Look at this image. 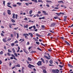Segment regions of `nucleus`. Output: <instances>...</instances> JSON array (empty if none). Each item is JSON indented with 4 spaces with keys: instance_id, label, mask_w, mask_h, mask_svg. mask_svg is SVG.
<instances>
[{
    "instance_id": "f257e3e1",
    "label": "nucleus",
    "mask_w": 73,
    "mask_h": 73,
    "mask_svg": "<svg viewBox=\"0 0 73 73\" xmlns=\"http://www.w3.org/2000/svg\"><path fill=\"white\" fill-rule=\"evenodd\" d=\"M41 62H42V61H38V62L37 63L38 65V66H40V65H41Z\"/></svg>"
},
{
    "instance_id": "3c124183",
    "label": "nucleus",
    "mask_w": 73,
    "mask_h": 73,
    "mask_svg": "<svg viewBox=\"0 0 73 73\" xmlns=\"http://www.w3.org/2000/svg\"><path fill=\"white\" fill-rule=\"evenodd\" d=\"M29 44H30L29 42H28L27 43V45H29Z\"/></svg>"
},
{
    "instance_id": "7ed1b4c3",
    "label": "nucleus",
    "mask_w": 73,
    "mask_h": 73,
    "mask_svg": "<svg viewBox=\"0 0 73 73\" xmlns=\"http://www.w3.org/2000/svg\"><path fill=\"white\" fill-rule=\"evenodd\" d=\"M28 66L30 68H31V67H35V66H34L31 65V64H29Z\"/></svg>"
},
{
    "instance_id": "4be33fe9",
    "label": "nucleus",
    "mask_w": 73,
    "mask_h": 73,
    "mask_svg": "<svg viewBox=\"0 0 73 73\" xmlns=\"http://www.w3.org/2000/svg\"><path fill=\"white\" fill-rule=\"evenodd\" d=\"M7 54L8 55V56H11V54L9 53H7Z\"/></svg>"
},
{
    "instance_id": "8fccbe9b",
    "label": "nucleus",
    "mask_w": 73,
    "mask_h": 73,
    "mask_svg": "<svg viewBox=\"0 0 73 73\" xmlns=\"http://www.w3.org/2000/svg\"><path fill=\"white\" fill-rule=\"evenodd\" d=\"M4 49L5 50H6L7 49V48H6V46H4Z\"/></svg>"
},
{
    "instance_id": "9b49d317",
    "label": "nucleus",
    "mask_w": 73,
    "mask_h": 73,
    "mask_svg": "<svg viewBox=\"0 0 73 73\" xmlns=\"http://www.w3.org/2000/svg\"><path fill=\"white\" fill-rule=\"evenodd\" d=\"M28 59L29 61H31L32 60V59L29 57H28Z\"/></svg>"
},
{
    "instance_id": "a18cd8bd",
    "label": "nucleus",
    "mask_w": 73,
    "mask_h": 73,
    "mask_svg": "<svg viewBox=\"0 0 73 73\" xmlns=\"http://www.w3.org/2000/svg\"><path fill=\"white\" fill-rule=\"evenodd\" d=\"M18 67H20V65L19 64H18Z\"/></svg>"
},
{
    "instance_id": "aec40b11",
    "label": "nucleus",
    "mask_w": 73,
    "mask_h": 73,
    "mask_svg": "<svg viewBox=\"0 0 73 73\" xmlns=\"http://www.w3.org/2000/svg\"><path fill=\"white\" fill-rule=\"evenodd\" d=\"M14 54L15 55V56L16 57H17V56H18L17 54L16 53V52L14 53Z\"/></svg>"
},
{
    "instance_id": "c85d7f7f",
    "label": "nucleus",
    "mask_w": 73,
    "mask_h": 73,
    "mask_svg": "<svg viewBox=\"0 0 73 73\" xmlns=\"http://www.w3.org/2000/svg\"><path fill=\"white\" fill-rule=\"evenodd\" d=\"M36 44H38V45H39V44H40V43L38 42H36Z\"/></svg>"
},
{
    "instance_id": "a19ab883",
    "label": "nucleus",
    "mask_w": 73,
    "mask_h": 73,
    "mask_svg": "<svg viewBox=\"0 0 73 73\" xmlns=\"http://www.w3.org/2000/svg\"><path fill=\"white\" fill-rule=\"evenodd\" d=\"M15 43H18V41L17 40H16L15 42Z\"/></svg>"
},
{
    "instance_id": "6e6552de",
    "label": "nucleus",
    "mask_w": 73,
    "mask_h": 73,
    "mask_svg": "<svg viewBox=\"0 0 73 73\" xmlns=\"http://www.w3.org/2000/svg\"><path fill=\"white\" fill-rule=\"evenodd\" d=\"M44 57H45V58H47V59H48V60H50V58L44 55Z\"/></svg>"
},
{
    "instance_id": "a211bd4d",
    "label": "nucleus",
    "mask_w": 73,
    "mask_h": 73,
    "mask_svg": "<svg viewBox=\"0 0 73 73\" xmlns=\"http://www.w3.org/2000/svg\"><path fill=\"white\" fill-rule=\"evenodd\" d=\"M11 21L12 23H15V21L13 19H12Z\"/></svg>"
},
{
    "instance_id": "c756f323",
    "label": "nucleus",
    "mask_w": 73,
    "mask_h": 73,
    "mask_svg": "<svg viewBox=\"0 0 73 73\" xmlns=\"http://www.w3.org/2000/svg\"><path fill=\"white\" fill-rule=\"evenodd\" d=\"M11 46H14L15 45V43H12L11 44Z\"/></svg>"
},
{
    "instance_id": "052dcab7",
    "label": "nucleus",
    "mask_w": 73,
    "mask_h": 73,
    "mask_svg": "<svg viewBox=\"0 0 73 73\" xmlns=\"http://www.w3.org/2000/svg\"><path fill=\"white\" fill-rule=\"evenodd\" d=\"M64 17L65 19H66L67 18V16H65Z\"/></svg>"
},
{
    "instance_id": "9d476101",
    "label": "nucleus",
    "mask_w": 73,
    "mask_h": 73,
    "mask_svg": "<svg viewBox=\"0 0 73 73\" xmlns=\"http://www.w3.org/2000/svg\"><path fill=\"white\" fill-rule=\"evenodd\" d=\"M41 60H42V61L43 63H45V62H44V59L43 58H41Z\"/></svg>"
},
{
    "instance_id": "13d9d810",
    "label": "nucleus",
    "mask_w": 73,
    "mask_h": 73,
    "mask_svg": "<svg viewBox=\"0 0 73 73\" xmlns=\"http://www.w3.org/2000/svg\"><path fill=\"white\" fill-rule=\"evenodd\" d=\"M50 32H52V33H54V31H49Z\"/></svg>"
},
{
    "instance_id": "f8f14e48",
    "label": "nucleus",
    "mask_w": 73,
    "mask_h": 73,
    "mask_svg": "<svg viewBox=\"0 0 73 73\" xmlns=\"http://www.w3.org/2000/svg\"><path fill=\"white\" fill-rule=\"evenodd\" d=\"M50 64H53V62L52 61V60H50Z\"/></svg>"
},
{
    "instance_id": "412c9836",
    "label": "nucleus",
    "mask_w": 73,
    "mask_h": 73,
    "mask_svg": "<svg viewBox=\"0 0 73 73\" xmlns=\"http://www.w3.org/2000/svg\"><path fill=\"white\" fill-rule=\"evenodd\" d=\"M8 51L9 53H11L12 52V51L10 50V49H8Z\"/></svg>"
},
{
    "instance_id": "c03bdc74",
    "label": "nucleus",
    "mask_w": 73,
    "mask_h": 73,
    "mask_svg": "<svg viewBox=\"0 0 73 73\" xmlns=\"http://www.w3.org/2000/svg\"><path fill=\"white\" fill-rule=\"evenodd\" d=\"M7 7H9V8H12V7H11V6H10L9 5H7Z\"/></svg>"
},
{
    "instance_id": "0eeeda50",
    "label": "nucleus",
    "mask_w": 73,
    "mask_h": 73,
    "mask_svg": "<svg viewBox=\"0 0 73 73\" xmlns=\"http://www.w3.org/2000/svg\"><path fill=\"white\" fill-rule=\"evenodd\" d=\"M29 35H30L31 37H33V34L31 33H29Z\"/></svg>"
},
{
    "instance_id": "e2e57ef3",
    "label": "nucleus",
    "mask_w": 73,
    "mask_h": 73,
    "mask_svg": "<svg viewBox=\"0 0 73 73\" xmlns=\"http://www.w3.org/2000/svg\"><path fill=\"white\" fill-rule=\"evenodd\" d=\"M10 59H11V60H13V57H10Z\"/></svg>"
},
{
    "instance_id": "393cba45",
    "label": "nucleus",
    "mask_w": 73,
    "mask_h": 73,
    "mask_svg": "<svg viewBox=\"0 0 73 73\" xmlns=\"http://www.w3.org/2000/svg\"><path fill=\"white\" fill-rule=\"evenodd\" d=\"M17 38H18L19 37V33H17Z\"/></svg>"
},
{
    "instance_id": "39448f33",
    "label": "nucleus",
    "mask_w": 73,
    "mask_h": 73,
    "mask_svg": "<svg viewBox=\"0 0 73 73\" xmlns=\"http://www.w3.org/2000/svg\"><path fill=\"white\" fill-rule=\"evenodd\" d=\"M56 25V23H52L51 25V27H54Z\"/></svg>"
},
{
    "instance_id": "09e8293b",
    "label": "nucleus",
    "mask_w": 73,
    "mask_h": 73,
    "mask_svg": "<svg viewBox=\"0 0 73 73\" xmlns=\"http://www.w3.org/2000/svg\"><path fill=\"white\" fill-rule=\"evenodd\" d=\"M60 14H61L62 15H64V13H60Z\"/></svg>"
},
{
    "instance_id": "4468645a",
    "label": "nucleus",
    "mask_w": 73,
    "mask_h": 73,
    "mask_svg": "<svg viewBox=\"0 0 73 73\" xmlns=\"http://www.w3.org/2000/svg\"><path fill=\"white\" fill-rule=\"evenodd\" d=\"M32 12H33V11H32V10H31L30 11H29L30 15H31V14H32Z\"/></svg>"
},
{
    "instance_id": "1a4fd4ad",
    "label": "nucleus",
    "mask_w": 73,
    "mask_h": 73,
    "mask_svg": "<svg viewBox=\"0 0 73 73\" xmlns=\"http://www.w3.org/2000/svg\"><path fill=\"white\" fill-rule=\"evenodd\" d=\"M13 19H15V14L13 13Z\"/></svg>"
},
{
    "instance_id": "4d7b16f0",
    "label": "nucleus",
    "mask_w": 73,
    "mask_h": 73,
    "mask_svg": "<svg viewBox=\"0 0 73 73\" xmlns=\"http://www.w3.org/2000/svg\"><path fill=\"white\" fill-rule=\"evenodd\" d=\"M11 37H13V34H11Z\"/></svg>"
},
{
    "instance_id": "4c0bfd02",
    "label": "nucleus",
    "mask_w": 73,
    "mask_h": 73,
    "mask_svg": "<svg viewBox=\"0 0 73 73\" xmlns=\"http://www.w3.org/2000/svg\"><path fill=\"white\" fill-rule=\"evenodd\" d=\"M11 56H12V57H15V56L14 55H13V54H12V55H11Z\"/></svg>"
},
{
    "instance_id": "680f3d73",
    "label": "nucleus",
    "mask_w": 73,
    "mask_h": 73,
    "mask_svg": "<svg viewBox=\"0 0 73 73\" xmlns=\"http://www.w3.org/2000/svg\"><path fill=\"white\" fill-rule=\"evenodd\" d=\"M42 19H45V17H42Z\"/></svg>"
},
{
    "instance_id": "bf43d9fd",
    "label": "nucleus",
    "mask_w": 73,
    "mask_h": 73,
    "mask_svg": "<svg viewBox=\"0 0 73 73\" xmlns=\"http://www.w3.org/2000/svg\"><path fill=\"white\" fill-rule=\"evenodd\" d=\"M23 36H27V34H24L23 35Z\"/></svg>"
},
{
    "instance_id": "a878e982",
    "label": "nucleus",
    "mask_w": 73,
    "mask_h": 73,
    "mask_svg": "<svg viewBox=\"0 0 73 73\" xmlns=\"http://www.w3.org/2000/svg\"><path fill=\"white\" fill-rule=\"evenodd\" d=\"M18 16V15L17 14L15 15V18L16 19H17V17Z\"/></svg>"
},
{
    "instance_id": "58836bf2",
    "label": "nucleus",
    "mask_w": 73,
    "mask_h": 73,
    "mask_svg": "<svg viewBox=\"0 0 73 73\" xmlns=\"http://www.w3.org/2000/svg\"><path fill=\"white\" fill-rule=\"evenodd\" d=\"M11 40V38H10L7 40V41H10V40Z\"/></svg>"
},
{
    "instance_id": "f704fd0d",
    "label": "nucleus",
    "mask_w": 73,
    "mask_h": 73,
    "mask_svg": "<svg viewBox=\"0 0 73 73\" xmlns=\"http://www.w3.org/2000/svg\"><path fill=\"white\" fill-rule=\"evenodd\" d=\"M3 16H5V12L3 13Z\"/></svg>"
},
{
    "instance_id": "37998d69",
    "label": "nucleus",
    "mask_w": 73,
    "mask_h": 73,
    "mask_svg": "<svg viewBox=\"0 0 73 73\" xmlns=\"http://www.w3.org/2000/svg\"><path fill=\"white\" fill-rule=\"evenodd\" d=\"M44 15H48V13H44Z\"/></svg>"
},
{
    "instance_id": "e433bc0d",
    "label": "nucleus",
    "mask_w": 73,
    "mask_h": 73,
    "mask_svg": "<svg viewBox=\"0 0 73 73\" xmlns=\"http://www.w3.org/2000/svg\"><path fill=\"white\" fill-rule=\"evenodd\" d=\"M33 28V26H31V27H29V29H31V28Z\"/></svg>"
},
{
    "instance_id": "ea45409f",
    "label": "nucleus",
    "mask_w": 73,
    "mask_h": 73,
    "mask_svg": "<svg viewBox=\"0 0 73 73\" xmlns=\"http://www.w3.org/2000/svg\"><path fill=\"white\" fill-rule=\"evenodd\" d=\"M33 28H34V29H36V27H35V26L34 25L33 26Z\"/></svg>"
},
{
    "instance_id": "5fc2aeb1",
    "label": "nucleus",
    "mask_w": 73,
    "mask_h": 73,
    "mask_svg": "<svg viewBox=\"0 0 73 73\" xmlns=\"http://www.w3.org/2000/svg\"><path fill=\"white\" fill-rule=\"evenodd\" d=\"M34 2L35 3H37V0H35Z\"/></svg>"
},
{
    "instance_id": "864d4df0",
    "label": "nucleus",
    "mask_w": 73,
    "mask_h": 73,
    "mask_svg": "<svg viewBox=\"0 0 73 73\" xmlns=\"http://www.w3.org/2000/svg\"><path fill=\"white\" fill-rule=\"evenodd\" d=\"M46 6H47V7H49V4L46 5Z\"/></svg>"
},
{
    "instance_id": "f03ea898",
    "label": "nucleus",
    "mask_w": 73,
    "mask_h": 73,
    "mask_svg": "<svg viewBox=\"0 0 73 73\" xmlns=\"http://www.w3.org/2000/svg\"><path fill=\"white\" fill-rule=\"evenodd\" d=\"M7 12V13L8 15H11V11H10V10H8Z\"/></svg>"
},
{
    "instance_id": "20e7f679",
    "label": "nucleus",
    "mask_w": 73,
    "mask_h": 73,
    "mask_svg": "<svg viewBox=\"0 0 73 73\" xmlns=\"http://www.w3.org/2000/svg\"><path fill=\"white\" fill-rule=\"evenodd\" d=\"M54 19H59V20H61L60 18H58V17H54Z\"/></svg>"
},
{
    "instance_id": "0e129e2a",
    "label": "nucleus",
    "mask_w": 73,
    "mask_h": 73,
    "mask_svg": "<svg viewBox=\"0 0 73 73\" xmlns=\"http://www.w3.org/2000/svg\"><path fill=\"white\" fill-rule=\"evenodd\" d=\"M7 5H11V3H7Z\"/></svg>"
},
{
    "instance_id": "423d86ee",
    "label": "nucleus",
    "mask_w": 73,
    "mask_h": 73,
    "mask_svg": "<svg viewBox=\"0 0 73 73\" xmlns=\"http://www.w3.org/2000/svg\"><path fill=\"white\" fill-rule=\"evenodd\" d=\"M65 43H66V44L67 45H68L70 46V44L68 42H67L65 40Z\"/></svg>"
},
{
    "instance_id": "49530a36",
    "label": "nucleus",
    "mask_w": 73,
    "mask_h": 73,
    "mask_svg": "<svg viewBox=\"0 0 73 73\" xmlns=\"http://www.w3.org/2000/svg\"><path fill=\"white\" fill-rule=\"evenodd\" d=\"M2 63V61L0 60V64H1Z\"/></svg>"
},
{
    "instance_id": "6ab92c4d",
    "label": "nucleus",
    "mask_w": 73,
    "mask_h": 73,
    "mask_svg": "<svg viewBox=\"0 0 73 73\" xmlns=\"http://www.w3.org/2000/svg\"><path fill=\"white\" fill-rule=\"evenodd\" d=\"M12 50H13V52L14 53H15V52H16V51H15V49H14V48H13Z\"/></svg>"
},
{
    "instance_id": "603ef678",
    "label": "nucleus",
    "mask_w": 73,
    "mask_h": 73,
    "mask_svg": "<svg viewBox=\"0 0 73 73\" xmlns=\"http://www.w3.org/2000/svg\"><path fill=\"white\" fill-rule=\"evenodd\" d=\"M41 44L43 46H45V45L42 44V43H41Z\"/></svg>"
},
{
    "instance_id": "bb28decb",
    "label": "nucleus",
    "mask_w": 73,
    "mask_h": 73,
    "mask_svg": "<svg viewBox=\"0 0 73 73\" xmlns=\"http://www.w3.org/2000/svg\"><path fill=\"white\" fill-rule=\"evenodd\" d=\"M48 50L49 52H52V50L51 49H48Z\"/></svg>"
},
{
    "instance_id": "f3484780",
    "label": "nucleus",
    "mask_w": 73,
    "mask_h": 73,
    "mask_svg": "<svg viewBox=\"0 0 73 73\" xmlns=\"http://www.w3.org/2000/svg\"><path fill=\"white\" fill-rule=\"evenodd\" d=\"M58 66H59V67H60V68H62V67H64V65L61 66V65H59Z\"/></svg>"
},
{
    "instance_id": "69168bd1",
    "label": "nucleus",
    "mask_w": 73,
    "mask_h": 73,
    "mask_svg": "<svg viewBox=\"0 0 73 73\" xmlns=\"http://www.w3.org/2000/svg\"><path fill=\"white\" fill-rule=\"evenodd\" d=\"M41 12L40 11H39L38 12V14H39V13H41Z\"/></svg>"
},
{
    "instance_id": "79ce46f5",
    "label": "nucleus",
    "mask_w": 73,
    "mask_h": 73,
    "mask_svg": "<svg viewBox=\"0 0 73 73\" xmlns=\"http://www.w3.org/2000/svg\"><path fill=\"white\" fill-rule=\"evenodd\" d=\"M1 35L2 36H4V34L3 33H1Z\"/></svg>"
},
{
    "instance_id": "b1692460",
    "label": "nucleus",
    "mask_w": 73,
    "mask_h": 73,
    "mask_svg": "<svg viewBox=\"0 0 73 73\" xmlns=\"http://www.w3.org/2000/svg\"><path fill=\"white\" fill-rule=\"evenodd\" d=\"M36 52L35 51H32L31 52V53H35Z\"/></svg>"
},
{
    "instance_id": "ddd939ff",
    "label": "nucleus",
    "mask_w": 73,
    "mask_h": 73,
    "mask_svg": "<svg viewBox=\"0 0 73 73\" xmlns=\"http://www.w3.org/2000/svg\"><path fill=\"white\" fill-rule=\"evenodd\" d=\"M68 65L70 67V68H72V65L70 64H68Z\"/></svg>"
},
{
    "instance_id": "72a5a7b5",
    "label": "nucleus",
    "mask_w": 73,
    "mask_h": 73,
    "mask_svg": "<svg viewBox=\"0 0 73 73\" xmlns=\"http://www.w3.org/2000/svg\"><path fill=\"white\" fill-rule=\"evenodd\" d=\"M42 28H45V26L44 25H42L41 26Z\"/></svg>"
},
{
    "instance_id": "cd10ccee",
    "label": "nucleus",
    "mask_w": 73,
    "mask_h": 73,
    "mask_svg": "<svg viewBox=\"0 0 73 73\" xmlns=\"http://www.w3.org/2000/svg\"><path fill=\"white\" fill-rule=\"evenodd\" d=\"M37 49H38V50H39L40 51H41V50H42L41 49H40V48H39L38 47Z\"/></svg>"
},
{
    "instance_id": "dca6fc26",
    "label": "nucleus",
    "mask_w": 73,
    "mask_h": 73,
    "mask_svg": "<svg viewBox=\"0 0 73 73\" xmlns=\"http://www.w3.org/2000/svg\"><path fill=\"white\" fill-rule=\"evenodd\" d=\"M21 3H19V2H18L17 3V4H18L19 5H21Z\"/></svg>"
},
{
    "instance_id": "7c9ffc66",
    "label": "nucleus",
    "mask_w": 73,
    "mask_h": 73,
    "mask_svg": "<svg viewBox=\"0 0 73 73\" xmlns=\"http://www.w3.org/2000/svg\"><path fill=\"white\" fill-rule=\"evenodd\" d=\"M3 51H1L0 52V54H3Z\"/></svg>"
},
{
    "instance_id": "2f4dec72",
    "label": "nucleus",
    "mask_w": 73,
    "mask_h": 73,
    "mask_svg": "<svg viewBox=\"0 0 73 73\" xmlns=\"http://www.w3.org/2000/svg\"><path fill=\"white\" fill-rule=\"evenodd\" d=\"M3 41L4 42H6V40H5V39H3Z\"/></svg>"
},
{
    "instance_id": "c9c22d12",
    "label": "nucleus",
    "mask_w": 73,
    "mask_h": 73,
    "mask_svg": "<svg viewBox=\"0 0 73 73\" xmlns=\"http://www.w3.org/2000/svg\"><path fill=\"white\" fill-rule=\"evenodd\" d=\"M5 1H3V5H5Z\"/></svg>"
},
{
    "instance_id": "2eb2a0df",
    "label": "nucleus",
    "mask_w": 73,
    "mask_h": 73,
    "mask_svg": "<svg viewBox=\"0 0 73 73\" xmlns=\"http://www.w3.org/2000/svg\"><path fill=\"white\" fill-rule=\"evenodd\" d=\"M43 72L44 73H46V70H43Z\"/></svg>"
},
{
    "instance_id": "de8ad7c7",
    "label": "nucleus",
    "mask_w": 73,
    "mask_h": 73,
    "mask_svg": "<svg viewBox=\"0 0 73 73\" xmlns=\"http://www.w3.org/2000/svg\"><path fill=\"white\" fill-rule=\"evenodd\" d=\"M41 1H41V0H39L38 1V2H39V3H40V2H41Z\"/></svg>"
},
{
    "instance_id": "774afa93",
    "label": "nucleus",
    "mask_w": 73,
    "mask_h": 73,
    "mask_svg": "<svg viewBox=\"0 0 73 73\" xmlns=\"http://www.w3.org/2000/svg\"><path fill=\"white\" fill-rule=\"evenodd\" d=\"M13 7H16L17 5H13Z\"/></svg>"
},
{
    "instance_id": "5701e85b",
    "label": "nucleus",
    "mask_w": 73,
    "mask_h": 73,
    "mask_svg": "<svg viewBox=\"0 0 73 73\" xmlns=\"http://www.w3.org/2000/svg\"><path fill=\"white\" fill-rule=\"evenodd\" d=\"M36 36H38V37H40V36H41L40 35H39V34H36Z\"/></svg>"
},
{
    "instance_id": "6e6d98bb",
    "label": "nucleus",
    "mask_w": 73,
    "mask_h": 73,
    "mask_svg": "<svg viewBox=\"0 0 73 73\" xmlns=\"http://www.w3.org/2000/svg\"><path fill=\"white\" fill-rule=\"evenodd\" d=\"M11 25H9V27L10 28H12V27H11Z\"/></svg>"
},
{
    "instance_id": "338daca9",
    "label": "nucleus",
    "mask_w": 73,
    "mask_h": 73,
    "mask_svg": "<svg viewBox=\"0 0 73 73\" xmlns=\"http://www.w3.org/2000/svg\"><path fill=\"white\" fill-rule=\"evenodd\" d=\"M25 28H28V25H27L25 27Z\"/></svg>"
},
{
    "instance_id": "473e14b6",
    "label": "nucleus",
    "mask_w": 73,
    "mask_h": 73,
    "mask_svg": "<svg viewBox=\"0 0 73 73\" xmlns=\"http://www.w3.org/2000/svg\"><path fill=\"white\" fill-rule=\"evenodd\" d=\"M25 4L27 6H29V4L27 3H25Z\"/></svg>"
}]
</instances>
